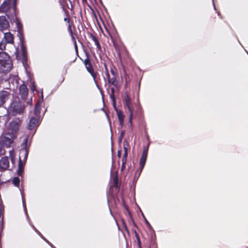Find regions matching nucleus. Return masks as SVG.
I'll return each mask as SVG.
<instances>
[{
    "label": "nucleus",
    "mask_w": 248,
    "mask_h": 248,
    "mask_svg": "<svg viewBox=\"0 0 248 248\" xmlns=\"http://www.w3.org/2000/svg\"><path fill=\"white\" fill-rule=\"evenodd\" d=\"M69 33L71 37L72 40L73 42L74 43L75 42H76V39L75 36H77V35L76 33H74V31L72 32V33Z\"/></svg>",
    "instance_id": "26"
},
{
    "label": "nucleus",
    "mask_w": 248,
    "mask_h": 248,
    "mask_svg": "<svg viewBox=\"0 0 248 248\" xmlns=\"http://www.w3.org/2000/svg\"><path fill=\"white\" fill-rule=\"evenodd\" d=\"M11 161H12V162L13 163H14V161H15V159H14V157H12L11 158Z\"/></svg>",
    "instance_id": "47"
},
{
    "label": "nucleus",
    "mask_w": 248,
    "mask_h": 248,
    "mask_svg": "<svg viewBox=\"0 0 248 248\" xmlns=\"http://www.w3.org/2000/svg\"><path fill=\"white\" fill-rule=\"evenodd\" d=\"M109 67L111 75L109 74L106 75V79L104 78V79L105 82L107 81L109 86H114L116 88L119 84L117 69L112 63H110Z\"/></svg>",
    "instance_id": "2"
},
{
    "label": "nucleus",
    "mask_w": 248,
    "mask_h": 248,
    "mask_svg": "<svg viewBox=\"0 0 248 248\" xmlns=\"http://www.w3.org/2000/svg\"><path fill=\"white\" fill-rule=\"evenodd\" d=\"M89 37L94 42L97 48L99 50L101 51L102 47H101V45L98 41L97 37L96 35H94L93 34L91 33L89 34Z\"/></svg>",
    "instance_id": "14"
},
{
    "label": "nucleus",
    "mask_w": 248,
    "mask_h": 248,
    "mask_svg": "<svg viewBox=\"0 0 248 248\" xmlns=\"http://www.w3.org/2000/svg\"><path fill=\"white\" fill-rule=\"evenodd\" d=\"M117 112L118 118L119 121L120 125L121 127H123L124 124V120L125 118L124 115L123 114V111L119 110L117 107L114 108Z\"/></svg>",
    "instance_id": "13"
},
{
    "label": "nucleus",
    "mask_w": 248,
    "mask_h": 248,
    "mask_svg": "<svg viewBox=\"0 0 248 248\" xmlns=\"http://www.w3.org/2000/svg\"><path fill=\"white\" fill-rule=\"evenodd\" d=\"M125 163H122L121 170L123 171L125 168Z\"/></svg>",
    "instance_id": "33"
},
{
    "label": "nucleus",
    "mask_w": 248,
    "mask_h": 248,
    "mask_svg": "<svg viewBox=\"0 0 248 248\" xmlns=\"http://www.w3.org/2000/svg\"><path fill=\"white\" fill-rule=\"evenodd\" d=\"M91 75L93 77V81L96 86L98 88H99V86L102 84L101 78L99 74L97 71H95L91 74Z\"/></svg>",
    "instance_id": "10"
},
{
    "label": "nucleus",
    "mask_w": 248,
    "mask_h": 248,
    "mask_svg": "<svg viewBox=\"0 0 248 248\" xmlns=\"http://www.w3.org/2000/svg\"><path fill=\"white\" fill-rule=\"evenodd\" d=\"M66 16L64 18L63 20L64 21L67 22L69 24L70 22H72V21H71V18L69 17L68 14L66 13Z\"/></svg>",
    "instance_id": "27"
},
{
    "label": "nucleus",
    "mask_w": 248,
    "mask_h": 248,
    "mask_svg": "<svg viewBox=\"0 0 248 248\" xmlns=\"http://www.w3.org/2000/svg\"><path fill=\"white\" fill-rule=\"evenodd\" d=\"M39 125V119L34 117H31L29 121V124L27 126V128L30 130L35 129L36 130L37 128Z\"/></svg>",
    "instance_id": "7"
},
{
    "label": "nucleus",
    "mask_w": 248,
    "mask_h": 248,
    "mask_svg": "<svg viewBox=\"0 0 248 248\" xmlns=\"http://www.w3.org/2000/svg\"><path fill=\"white\" fill-rule=\"evenodd\" d=\"M149 248H150V247Z\"/></svg>",
    "instance_id": "52"
},
{
    "label": "nucleus",
    "mask_w": 248,
    "mask_h": 248,
    "mask_svg": "<svg viewBox=\"0 0 248 248\" xmlns=\"http://www.w3.org/2000/svg\"><path fill=\"white\" fill-rule=\"evenodd\" d=\"M5 44L2 42L0 43V49L2 50L5 49Z\"/></svg>",
    "instance_id": "29"
},
{
    "label": "nucleus",
    "mask_w": 248,
    "mask_h": 248,
    "mask_svg": "<svg viewBox=\"0 0 248 248\" xmlns=\"http://www.w3.org/2000/svg\"><path fill=\"white\" fill-rule=\"evenodd\" d=\"M3 149L1 143H0V156L3 154H4V153H2Z\"/></svg>",
    "instance_id": "31"
},
{
    "label": "nucleus",
    "mask_w": 248,
    "mask_h": 248,
    "mask_svg": "<svg viewBox=\"0 0 248 248\" xmlns=\"http://www.w3.org/2000/svg\"><path fill=\"white\" fill-rule=\"evenodd\" d=\"M9 26L8 21L6 19L5 16H0V30L3 31L6 30Z\"/></svg>",
    "instance_id": "9"
},
{
    "label": "nucleus",
    "mask_w": 248,
    "mask_h": 248,
    "mask_svg": "<svg viewBox=\"0 0 248 248\" xmlns=\"http://www.w3.org/2000/svg\"><path fill=\"white\" fill-rule=\"evenodd\" d=\"M124 226L125 229L126 230H127V227H126V225H125L124 224Z\"/></svg>",
    "instance_id": "50"
},
{
    "label": "nucleus",
    "mask_w": 248,
    "mask_h": 248,
    "mask_svg": "<svg viewBox=\"0 0 248 248\" xmlns=\"http://www.w3.org/2000/svg\"><path fill=\"white\" fill-rule=\"evenodd\" d=\"M145 222H146V224L148 225V226H149V227H150V226H151V225H150V224L149 222L147 220V219H145Z\"/></svg>",
    "instance_id": "44"
},
{
    "label": "nucleus",
    "mask_w": 248,
    "mask_h": 248,
    "mask_svg": "<svg viewBox=\"0 0 248 248\" xmlns=\"http://www.w3.org/2000/svg\"><path fill=\"white\" fill-rule=\"evenodd\" d=\"M24 165L21 158H19V162H18V170H17V174L19 176H22V173L24 171Z\"/></svg>",
    "instance_id": "19"
},
{
    "label": "nucleus",
    "mask_w": 248,
    "mask_h": 248,
    "mask_svg": "<svg viewBox=\"0 0 248 248\" xmlns=\"http://www.w3.org/2000/svg\"><path fill=\"white\" fill-rule=\"evenodd\" d=\"M121 154H122L121 150H118V152H117V156H118L119 158H120V157H121Z\"/></svg>",
    "instance_id": "34"
},
{
    "label": "nucleus",
    "mask_w": 248,
    "mask_h": 248,
    "mask_svg": "<svg viewBox=\"0 0 248 248\" xmlns=\"http://www.w3.org/2000/svg\"><path fill=\"white\" fill-rule=\"evenodd\" d=\"M124 133H125V132H124V131H122V132H121V137L124 136Z\"/></svg>",
    "instance_id": "45"
},
{
    "label": "nucleus",
    "mask_w": 248,
    "mask_h": 248,
    "mask_svg": "<svg viewBox=\"0 0 248 248\" xmlns=\"http://www.w3.org/2000/svg\"><path fill=\"white\" fill-rule=\"evenodd\" d=\"M4 37L5 40V41L7 43H9V44H13L14 43V37L11 33H10L9 32L5 33Z\"/></svg>",
    "instance_id": "16"
},
{
    "label": "nucleus",
    "mask_w": 248,
    "mask_h": 248,
    "mask_svg": "<svg viewBox=\"0 0 248 248\" xmlns=\"http://www.w3.org/2000/svg\"><path fill=\"white\" fill-rule=\"evenodd\" d=\"M123 103L124 108H127L129 112V116L128 122L130 124L129 127L132 131L133 129V124H132V120L134 117L133 113V109L132 108V103H131V98L129 96V95L126 93L125 96L123 99Z\"/></svg>",
    "instance_id": "3"
},
{
    "label": "nucleus",
    "mask_w": 248,
    "mask_h": 248,
    "mask_svg": "<svg viewBox=\"0 0 248 248\" xmlns=\"http://www.w3.org/2000/svg\"><path fill=\"white\" fill-rule=\"evenodd\" d=\"M148 147H144L143 150L142 154L141 155V156L140 159V169L139 170V175H140L144 167V166L146 163L147 155H148Z\"/></svg>",
    "instance_id": "5"
},
{
    "label": "nucleus",
    "mask_w": 248,
    "mask_h": 248,
    "mask_svg": "<svg viewBox=\"0 0 248 248\" xmlns=\"http://www.w3.org/2000/svg\"><path fill=\"white\" fill-rule=\"evenodd\" d=\"M11 110L16 113L21 114L23 113L25 107L20 102L13 101L11 104Z\"/></svg>",
    "instance_id": "4"
},
{
    "label": "nucleus",
    "mask_w": 248,
    "mask_h": 248,
    "mask_svg": "<svg viewBox=\"0 0 248 248\" xmlns=\"http://www.w3.org/2000/svg\"><path fill=\"white\" fill-rule=\"evenodd\" d=\"M10 96V93L7 91H0V107L9 99Z\"/></svg>",
    "instance_id": "8"
},
{
    "label": "nucleus",
    "mask_w": 248,
    "mask_h": 248,
    "mask_svg": "<svg viewBox=\"0 0 248 248\" xmlns=\"http://www.w3.org/2000/svg\"><path fill=\"white\" fill-rule=\"evenodd\" d=\"M103 65H104V68H105V75H108V74H109V70H108V65L106 63V62H104L103 63Z\"/></svg>",
    "instance_id": "25"
},
{
    "label": "nucleus",
    "mask_w": 248,
    "mask_h": 248,
    "mask_svg": "<svg viewBox=\"0 0 248 248\" xmlns=\"http://www.w3.org/2000/svg\"><path fill=\"white\" fill-rule=\"evenodd\" d=\"M129 215H130V218H131V221H132V222L133 224H134V226H136V225H135V222H134V221L133 219L132 218V217H131V214L129 212Z\"/></svg>",
    "instance_id": "37"
},
{
    "label": "nucleus",
    "mask_w": 248,
    "mask_h": 248,
    "mask_svg": "<svg viewBox=\"0 0 248 248\" xmlns=\"http://www.w3.org/2000/svg\"><path fill=\"white\" fill-rule=\"evenodd\" d=\"M10 2L8 1H4L0 6V12H7L10 8Z\"/></svg>",
    "instance_id": "15"
},
{
    "label": "nucleus",
    "mask_w": 248,
    "mask_h": 248,
    "mask_svg": "<svg viewBox=\"0 0 248 248\" xmlns=\"http://www.w3.org/2000/svg\"><path fill=\"white\" fill-rule=\"evenodd\" d=\"M12 142L13 140H12V139L7 137L4 136L2 138V142L3 144L6 146V147H10Z\"/></svg>",
    "instance_id": "20"
},
{
    "label": "nucleus",
    "mask_w": 248,
    "mask_h": 248,
    "mask_svg": "<svg viewBox=\"0 0 248 248\" xmlns=\"http://www.w3.org/2000/svg\"><path fill=\"white\" fill-rule=\"evenodd\" d=\"M60 1L61 4H64L66 2V0H60Z\"/></svg>",
    "instance_id": "43"
},
{
    "label": "nucleus",
    "mask_w": 248,
    "mask_h": 248,
    "mask_svg": "<svg viewBox=\"0 0 248 248\" xmlns=\"http://www.w3.org/2000/svg\"><path fill=\"white\" fill-rule=\"evenodd\" d=\"M126 161H127V158L122 157V163H125L126 164Z\"/></svg>",
    "instance_id": "32"
},
{
    "label": "nucleus",
    "mask_w": 248,
    "mask_h": 248,
    "mask_svg": "<svg viewBox=\"0 0 248 248\" xmlns=\"http://www.w3.org/2000/svg\"><path fill=\"white\" fill-rule=\"evenodd\" d=\"M136 238L137 239V241H138L139 240H140V236L139 235V234L136 232Z\"/></svg>",
    "instance_id": "40"
},
{
    "label": "nucleus",
    "mask_w": 248,
    "mask_h": 248,
    "mask_svg": "<svg viewBox=\"0 0 248 248\" xmlns=\"http://www.w3.org/2000/svg\"><path fill=\"white\" fill-rule=\"evenodd\" d=\"M27 141H28V139H25L24 143H25V144H26V143H27Z\"/></svg>",
    "instance_id": "48"
},
{
    "label": "nucleus",
    "mask_w": 248,
    "mask_h": 248,
    "mask_svg": "<svg viewBox=\"0 0 248 248\" xmlns=\"http://www.w3.org/2000/svg\"><path fill=\"white\" fill-rule=\"evenodd\" d=\"M35 231L39 234H40V235H41V237H43L44 238V239H45V238L44 237V236L42 235V234L40 233V232H39L38 230H37L36 229H35Z\"/></svg>",
    "instance_id": "42"
},
{
    "label": "nucleus",
    "mask_w": 248,
    "mask_h": 248,
    "mask_svg": "<svg viewBox=\"0 0 248 248\" xmlns=\"http://www.w3.org/2000/svg\"><path fill=\"white\" fill-rule=\"evenodd\" d=\"M113 45H114V46H115V47L116 48L117 46L116 44V43H115V42L114 41H113Z\"/></svg>",
    "instance_id": "46"
},
{
    "label": "nucleus",
    "mask_w": 248,
    "mask_h": 248,
    "mask_svg": "<svg viewBox=\"0 0 248 248\" xmlns=\"http://www.w3.org/2000/svg\"><path fill=\"white\" fill-rule=\"evenodd\" d=\"M75 30V27L73 24V22H71L68 24V31L69 33H71L73 32Z\"/></svg>",
    "instance_id": "22"
},
{
    "label": "nucleus",
    "mask_w": 248,
    "mask_h": 248,
    "mask_svg": "<svg viewBox=\"0 0 248 248\" xmlns=\"http://www.w3.org/2000/svg\"><path fill=\"white\" fill-rule=\"evenodd\" d=\"M94 1H95V0H93ZM91 1H92V0H91Z\"/></svg>",
    "instance_id": "51"
},
{
    "label": "nucleus",
    "mask_w": 248,
    "mask_h": 248,
    "mask_svg": "<svg viewBox=\"0 0 248 248\" xmlns=\"http://www.w3.org/2000/svg\"><path fill=\"white\" fill-rule=\"evenodd\" d=\"M118 178L117 177H116L114 179V184H115V187H117L118 186Z\"/></svg>",
    "instance_id": "30"
},
{
    "label": "nucleus",
    "mask_w": 248,
    "mask_h": 248,
    "mask_svg": "<svg viewBox=\"0 0 248 248\" xmlns=\"http://www.w3.org/2000/svg\"><path fill=\"white\" fill-rule=\"evenodd\" d=\"M127 155H128V153L124 152L123 157L127 158Z\"/></svg>",
    "instance_id": "39"
},
{
    "label": "nucleus",
    "mask_w": 248,
    "mask_h": 248,
    "mask_svg": "<svg viewBox=\"0 0 248 248\" xmlns=\"http://www.w3.org/2000/svg\"><path fill=\"white\" fill-rule=\"evenodd\" d=\"M82 3H84L87 2V0H82Z\"/></svg>",
    "instance_id": "49"
},
{
    "label": "nucleus",
    "mask_w": 248,
    "mask_h": 248,
    "mask_svg": "<svg viewBox=\"0 0 248 248\" xmlns=\"http://www.w3.org/2000/svg\"><path fill=\"white\" fill-rule=\"evenodd\" d=\"M12 182L15 186L18 187L20 184V179L18 177H15L13 178Z\"/></svg>",
    "instance_id": "23"
},
{
    "label": "nucleus",
    "mask_w": 248,
    "mask_h": 248,
    "mask_svg": "<svg viewBox=\"0 0 248 248\" xmlns=\"http://www.w3.org/2000/svg\"><path fill=\"white\" fill-rule=\"evenodd\" d=\"M13 64L9 55L4 52H0V72H9L12 69Z\"/></svg>",
    "instance_id": "1"
},
{
    "label": "nucleus",
    "mask_w": 248,
    "mask_h": 248,
    "mask_svg": "<svg viewBox=\"0 0 248 248\" xmlns=\"http://www.w3.org/2000/svg\"><path fill=\"white\" fill-rule=\"evenodd\" d=\"M40 109H41L40 105L38 103L36 104L35 108H34V114L36 116H37L40 114Z\"/></svg>",
    "instance_id": "21"
},
{
    "label": "nucleus",
    "mask_w": 248,
    "mask_h": 248,
    "mask_svg": "<svg viewBox=\"0 0 248 248\" xmlns=\"http://www.w3.org/2000/svg\"><path fill=\"white\" fill-rule=\"evenodd\" d=\"M14 125V127H15V129H17L18 128V124L17 123H16V122H11L10 123V125L11 127H13V125Z\"/></svg>",
    "instance_id": "28"
},
{
    "label": "nucleus",
    "mask_w": 248,
    "mask_h": 248,
    "mask_svg": "<svg viewBox=\"0 0 248 248\" xmlns=\"http://www.w3.org/2000/svg\"><path fill=\"white\" fill-rule=\"evenodd\" d=\"M124 152H126L127 153V151H128V148H127V147H126L125 146V145L124 144Z\"/></svg>",
    "instance_id": "36"
},
{
    "label": "nucleus",
    "mask_w": 248,
    "mask_h": 248,
    "mask_svg": "<svg viewBox=\"0 0 248 248\" xmlns=\"http://www.w3.org/2000/svg\"><path fill=\"white\" fill-rule=\"evenodd\" d=\"M124 78L125 81V86L127 87L128 86L130 79L129 76L126 73L124 74Z\"/></svg>",
    "instance_id": "24"
},
{
    "label": "nucleus",
    "mask_w": 248,
    "mask_h": 248,
    "mask_svg": "<svg viewBox=\"0 0 248 248\" xmlns=\"http://www.w3.org/2000/svg\"><path fill=\"white\" fill-rule=\"evenodd\" d=\"M115 87H112L110 88L111 93L110 94V98L112 101L113 105L114 108H116V98L115 96Z\"/></svg>",
    "instance_id": "17"
},
{
    "label": "nucleus",
    "mask_w": 248,
    "mask_h": 248,
    "mask_svg": "<svg viewBox=\"0 0 248 248\" xmlns=\"http://www.w3.org/2000/svg\"><path fill=\"white\" fill-rule=\"evenodd\" d=\"M9 167V161L7 156L2 157L0 160V167L3 170H6Z\"/></svg>",
    "instance_id": "11"
},
{
    "label": "nucleus",
    "mask_w": 248,
    "mask_h": 248,
    "mask_svg": "<svg viewBox=\"0 0 248 248\" xmlns=\"http://www.w3.org/2000/svg\"><path fill=\"white\" fill-rule=\"evenodd\" d=\"M136 238L137 239V241H138L139 240H140V236L139 235V234L136 232Z\"/></svg>",
    "instance_id": "41"
},
{
    "label": "nucleus",
    "mask_w": 248,
    "mask_h": 248,
    "mask_svg": "<svg viewBox=\"0 0 248 248\" xmlns=\"http://www.w3.org/2000/svg\"><path fill=\"white\" fill-rule=\"evenodd\" d=\"M22 51V62L24 63L27 61V50L26 47L23 45L21 46Z\"/></svg>",
    "instance_id": "18"
},
{
    "label": "nucleus",
    "mask_w": 248,
    "mask_h": 248,
    "mask_svg": "<svg viewBox=\"0 0 248 248\" xmlns=\"http://www.w3.org/2000/svg\"><path fill=\"white\" fill-rule=\"evenodd\" d=\"M19 94L21 95L22 99L26 98L28 94V89L27 86L25 84H22L19 89Z\"/></svg>",
    "instance_id": "12"
},
{
    "label": "nucleus",
    "mask_w": 248,
    "mask_h": 248,
    "mask_svg": "<svg viewBox=\"0 0 248 248\" xmlns=\"http://www.w3.org/2000/svg\"><path fill=\"white\" fill-rule=\"evenodd\" d=\"M82 61L87 71L90 75L95 71L93 67L92 62L88 53H86V59L84 61L82 60Z\"/></svg>",
    "instance_id": "6"
},
{
    "label": "nucleus",
    "mask_w": 248,
    "mask_h": 248,
    "mask_svg": "<svg viewBox=\"0 0 248 248\" xmlns=\"http://www.w3.org/2000/svg\"><path fill=\"white\" fill-rule=\"evenodd\" d=\"M138 246H139V248H141V241L140 240H139V241H138Z\"/></svg>",
    "instance_id": "38"
},
{
    "label": "nucleus",
    "mask_w": 248,
    "mask_h": 248,
    "mask_svg": "<svg viewBox=\"0 0 248 248\" xmlns=\"http://www.w3.org/2000/svg\"><path fill=\"white\" fill-rule=\"evenodd\" d=\"M74 47L77 52H78V45L77 44V42H75L74 43Z\"/></svg>",
    "instance_id": "35"
}]
</instances>
